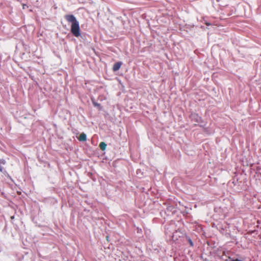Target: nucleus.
Wrapping results in <instances>:
<instances>
[{
	"instance_id": "obj_8",
	"label": "nucleus",
	"mask_w": 261,
	"mask_h": 261,
	"mask_svg": "<svg viewBox=\"0 0 261 261\" xmlns=\"http://www.w3.org/2000/svg\"><path fill=\"white\" fill-rule=\"evenodd\" d=\"M190 244H191V245H193V243H192V241H190Z\"/></svg>"
},
{
	"instance_id": "obj_1",
	"label": "nucleus",
	"mask_w": 261,
	"mask_h": 261,
	"mask_svg": "<svg viewBox=\"0 0 261 261\" xmlns=\"http://www.w3.org/2000/svg\"><path fill=\"white\" fill-rule=\"evenodd\" d=\"M65 19L71 23V32L76 37L81 36L80 28L79 21L73 15H66Z\"/></svg>"
},
{
	"instance_id": "obj_3",
	"label": "nucleus",
	"mask_w": 261,
	"mask_h": 261,
	"mask_svg": "<svg viewBox=\"0 0 261 261\" xmlns=\"http://www.w3.org/2000/svg\"><path fill=\"white\" fill-rule=\"evenodd\" d=\"M78 139L79 141H83V142L86 141V140H87L86 135L84 133L81 134L80 136L78 138Z\"/></svg>"
},
{
	"instance_id": "obj_4",
	"label": "nucleus",
	"mask_w": 261,
	"mask_h": 261,
	"mask_svg": "<svg viewBox=\"0 0 261 261\" xmlns=\"http://www.w3.org/2000/svg\"><path fill=\"white\" fill-rule=\"evenodd\" d=\"M6 164V161L4 159L0 160V171L3 172L4 168L3 167V165H4Z\"/></svg>"
},
{
	"instance_id": "obj_6",
	"label": "nucleus",
	"mask_w": 261,
	"mask_h": 261,
	"mask_svg": "<svg viewBox=\"0 0 261 261\" xmlns=\"http://www.w3.org/2000/svg\"><path fill=\"white\" fill-rule=\"evenodd\" d=\"M93 104L95 107H98V108L100 107V105L97 102L93 101Z\"/></svg>"
},
{
	"instance_id": "obj_2",
	"label": "nucleus",
	"mask_w": 261,
	"mask_h": 261,
	"mask_svg": "<svg viewBox=\"0 0 261 261\" xmlns=\"http://www.w3.org/2000/svg\"><path fill=\"white\" fill-rule=\"evenodd\" d=\"M122 63L120 62L115 63L113 67V70L114 71H118L121 67Z\"/></svg>"
},
{
	"instance_id": "obj_5",
	"label": "nucleus",
	"mask_w": 261,
	"mask_h": 261,
	"mask_svg": "<svg viewBox=\"0 0 261 261\" xmlns=\"http://www.w3.org/2000/svg\"><path fill=\"white\" fill-rule=\"evenodd\" d=\"M99 147L102 150H105L107 147V144L103 142H101L99 144Z\"/></svg>"
},
{
	"instance_id": "obj_7",
	"label": "nucleus",
	"mask_w": 261,
	"mask_h": 261,
	"mask_svg": "<svg viewBox=\"0 0 261 261\" xmlns=\"http://www.w3.org/2000/svg\"><path fill=\"white\" fill-rule=\"evenodd\" d=\"M25 6H26V5H22V8H23V9H25Z\"/></svg>"
},
{
	"instance_id": "obj_9",
	"label": "nucleus",
	"mask_w": 261,
	"mask_h": 261,
	"mask_svg": "<svg viewBox=\"0 0 261 261\" xmlns=\"http://www.w3.org/2000/svg\"><path fill=\"white\" fill-rule=\"evenodd\" d=\"M219 1H220V0H216V1H217V2H219Z\"/></svg>"
}]
</instances>
